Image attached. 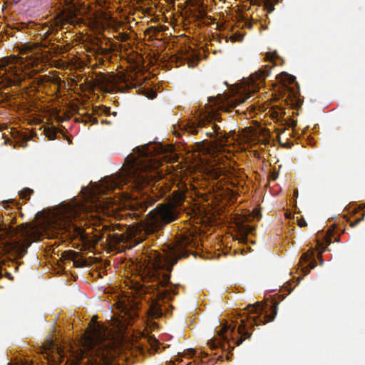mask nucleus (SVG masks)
I'll use <instances>...</instances> for the list:
<instances>
[{"mask_svg":"<svg viewBox=\"0 0 365 365\" xmlns=\"http://www.w3.org/2000/svg\"><path fill=\"white\" fill-rule=\"evenodd\" d=\"M173 148V145L165 148L155 143L135 148L118 174L108 176L92 186L90 205H66L61 207L53 216L37 220L35 225H20L16 230L17 237L5 243L4 251L14 257H22L27 252L29 245L40 240L41 237L45 235L47 238H53L64 232H68L70 237H79L90 247H94L104 237L110 247L123 242L128 237L123 233L113 232L104 236L100 231L96 230V233H93L90 227L83 228L82 220L85 215L80 212L95 210L96 212L110 215L118 208L117 206L115 207L110 198L98 197L97 195L108 194L110 191L120 188L128 182L140 188L148 185L150 180H160L162 175L158 169L161 165V158L155 154L172 152Z\"/></svg>","mask_w":365,"mask_h":365,"instance_id":"obj_1","label":"nucleus"},{"mask_svg":"<svg viewBox=\"0 0 365 365\" xmlns=\"http://www.w3.org/2000/svg\"><path fill=\"white\" fill-rule=\"evenodd\" d=\"M97 316L93 317L83 339L85 349L101 345L95 351L94 355L89 356L87 365H109L113 357L110 346L113 342L109 340L110 333L104 326L97 322ZM70 354L74 359L67 360L66 365H81L80 360L83 356V352L81 350H70Z\"/></svg>","mask_w":365,"mask_h":365,"instance_id":"obj_2","label":"nucleus"},{"mask_svg":"<svg viewBox=\"0 0 365 365\" xmlns=\"http://www.w3.org/2000/svg\"><path fill=\"white\" fill-rule=\"evenodd\" d=\"M37 54L34 51L33 46L24 45L19 48V56H10L1 60V66L5 67L4 76L9 85H17L22 81L23 67L38 66L41 60Z\"/></svg>","mask_w":365,"mask_h":365,"instance_id":"obj_3","label":"nucleus"},{"mask_svg":"<svg viewBox=\"0 0 365 365\" xmlns=\"http://www.w3.org/2000/svg\"><path fill=\"white\" fill-rule=\"evenodd\" d=\"M179 211L167 202L162 203L150 211L144 221L128 229L129 236H136L143 230L145 233L157 231L165 224L176 220Z\"/></svg>","mask_w":365,"mask_h":365,"instance_id":"obj_4","label":"nucleus"},{"mask_svg":"<svg viewBox=\"0 0 365 365\" xmlns=\"http://www.w3.org/2000/svg\"><path fill=\"white\" fill-rule=\"evenodd\" d=\"M65 2L66 8L49 25L46 24L43 27L44 35L57 31L66 24H74L78 21V16L86 14L90 9L79 0H65Z\"/></svg>","mask_w":365,"mask_h":365,"instance_id":"obj_5","label":"nucleus"},{"mask_svg":"<svg viewBox=\"0 0 365 365\" xmlns=\"http://www.w3.org/2000/svg\"><path fill=\"white\" fill-rule=\"evenodd\" d=\"M148 264L142 271V277L145 281H156L158 284L165 286L170 279V275L162 269L165 265V259L157 251H151L148 257Z\"/></svg>","mask_w":365,"mask_h":365,"instance_id":"obj_6","label":"nucleus"},{"mask_svg":"<svg viewBox=\"0 0 365 365\" xmlns=\"http://www.w3.org/2000/svg\"><path fill=\"white\" fill-rule=\"evenodd\" d=\"M218 120V115L215 112L203 113L200 115L197 124L195 122L189 121L183 126V129L192 135L201 133L210 137L219 135L220 128L216 124V121Z\"/></svg>","mask_w":365,"mask_h":365,"instance_id":"obj_7","label":"nucleus"},{"mask_svg":"<svg viewBox=\"0 0 365 365\" xmlns=\"http://www.w3.org/2000/svg\"><path fill=\"white\" fill-rule=\"evenodd\" d=\"M127 286L129 287L130 291L126 292L125 297L120 302V307L124 311H128L131 309L130 313H128L129 317L135 314V308L137 307L138 304V297L145 293V289L142 285L138 282H125Z\"/></svg>","mask_w":365,"mask_h":365,"instance_id":"obj_8","label":"nucleus"},{"mask_svg":"<svg viewBox=\"0 0 365 365\" xmlns=\"http://www.w3.org/2000/svg\"><path fill=\"white\" fill-rule=\"evenodd\" d=\"M260 212L255 209L250 215H239L235 218V224L240 238V240L245 242L248 234L253 231L254 227L247 225L255 218H259Z\"/></svg>","mask_w":365,"mask_h":365,"instance_id":"obj_9","label":"nucleus"},{"mask_svg":"<svg viewBox=\"0 0 365 365\" xmlns=\"http://www.w3.org/2000/svg\"><path fill=\"white\" fill-rule=\"evenodd\" d=\"M41 351L48 360V365H58L63 362L65 356L64 349L57 346L53 341L45 342Z\"/></svg>","mask_w":365,"mask_h":365,"instance_id":"obj_10","label":"nucleus"},{"mask_svg":"<svg viewBox=\"0 0 365 365\" xmlns=\"http://www.w3.org/2000/svg\"><path fill=\"white\" fill-rule=\"evenodd\" d=\"M265 78V73L264 71H259L252 75L248 79L245 80L242 83L247 88L243 90L245 96L239 97V103H244L247 99L251 97V93L257 92L260 85L262 83Z\"/></svg>","mask_w":365,"mask_h":365,"instance_id":"obj_11","label":"nucleus"},{"mask_svg":"<svg viewBox=\"0 0 365 365\" xmlns=\"http://www.w3.org/2000/svg\"><path fill=\"white\" fill-rule=\"evenodd\" d=\"M185 198V191L175 190L168 197L166 202L180 212V207L183 205Z\"/></svg>","mask_w":365,"mask_h":365,"instance_id":"obj_12","label":"nucleus"},{"mask_svg":"<svg viewBox=\"0 0 365 365\" xmlns=\"http://www.w3.org/2000/svg\"><path fill=\"white\" fill-rule=\"evenodd\" d=\"M259 134V130L252 128H246L242 130L240 137L243 143H256Z\"/></svg>","mask_w":365,"mask_h":365,"instance_id":"obj_13","label":"nucleus"},{"mask_svg":"<svg viewBox=\"0 0 365 365\" xmlns=\"http://www.w3.org/2000/svg\"><path fill=\"white\" fill-rule=\"evenodd\" d=\"M190 243V240L188 238H184L177 242V245L175 247L173 248L172 255L175 257V260L176 261L178 259L182 257L183 255H178V252L182 249L185 245Z\"/></svg>","mask_w":365,"mask_h":365,"instance_id":"obj_14","label":"nucleus"},{"mask_svg":"<svg viewBox=\"0 0 365 365\" xmlns=\"http://www.w3.org/2000/svg\"><path fill=\"white\" fill-rule=\"evenodd\" d=\"M206 172L207 175L213 179H217L222 175L221 167L217 165L208 166L206 168Z\"/></svg>","mask_w":365,"mask_h":365,"instance_id":"obj_15","label":"nucleus"},{"mask_svg":"<svg viewBox=\"0 0 365 365\" xmlns=\"http://www.w3.org/2000/svg\"><path fill=\"white\" fill-rule=\"evenodd\" d=\"M148 314L154 318H158L161 317L162 312L160 308V304L156 301H153L150 305L148 309Z\"/></svg>","mask_w":365,"mask_h":365,"instance_id":"obj_16","label":"nucleus"},{"mask_svg":"<svg viewBox=\"0 0 365 365\" xmlns=\"http://www.w3.org/2000/svg\"><path fill=\"white\" fill-rule=\"evenodd\" d=\"M94 16L93 24L96 27L103 26L108 21V17L106 14H93Z\"/></svg>","mask_w":365,"mask_h":365,"instance_id":"obj_17","label":"nucleus"},{"mask_svg":"<svg viewBox=\"0 0 365 365\" xmlns=\"http://www.w3.org/2000/svg\"><path fill=\"white\" fill-rule=\"evenodd\" d=\"M249 312L259 313L263 309V304L260 302H257L256 304L250 307Z\"/></svg>","mask_w":365,"mask_h":365,"instance_id":"obj_18","label":"nucleus"},{"mask_svg":"<svg viewBox=\"0 0 365 365\" xmlns=\"http://www.w3.org/2000/svg\"><path fill=\"white\" fill-rule=\"evenodd\" d=\"M46 137L49 140H53L55 138L56 131L54 128H46L44 130Z\"/></svg>","mask_w":365,"mask_h":365,"instance_id":"obj_19","label":"nucleus"},{"mask_svg":"<svg viewBox=\"0 0 365 365\" xmlns=\"http://www.w3.org/2000/svg\"><path fill=\"white\" fill-rule=\"evenodd\" d=\"M244 329H245V325H240L238 327V331L240 334H242V336H245V337L242 339L241 338L240 340L239 341L237 342V345H239L240 344H241L245 339L248 338L250 336V334L247 332H244Z\"/></svg>","mask_w":365,"mask_h":365,"instance_id":"obj_20","label":"nucleus"},{"mask_svg":"<svg viewBox=\"0 0 365 365\" xmlns=\"http://www.w3.org/2000/svg\"><path fill=\"white\" fill-rule=\"evenodd\" d=\"M32 192H33L32 190L29 189V188H25V189L22 190L21 191H20L19 195L23 199L27 200V199H29L30 195Z\"/></svg>","mask_w":365,"mask_h":365,"instance_id":"obj_21","label":"nucleus"},{"mask_svg":"<svg viewBox=\"0 0 365 365\" xmlns=\"http://www.w3.org/2000/svg\"><path fill=\"white\" fill-rule=\"evenodd\" d=\"M228 143H229V137L222 135L218 138V144L220 147L225 145Z\"/></svg>","mask_w":365,"mask_h":365,"instance_id":"obj_22","label":"nucleus"},{"mask_svg":"<svg viewBox=\"0 0 365 365\" xmlns=\"http://www.w3.org/2000/svg\"><path fill=\"white\" fill-rule=\"evenodd\" d=\"M313 255V252H312L311 253H304L302 255V256L301 257V259H300V264H303L304 262H307L309 258L312 256Z\"/></svg>","mask_w":365,"mask_h":365,"instance_id":"obj_23","label":"nucleus"},{"mask_svg":"<svg viewBox=\"0 0 365 365\" xmlns=\"http://www.w3.org/2000/svg\"><path fill=\"white\" fill-rule=\"evenodd\" d=\"M148 342L150 344L152 348H153L155 350L158 349V341L155 339L150 338V339H148Z\"/></svg>","mask_w":365,"mask_h":365,"instance_id":"obj_24","label":"nucleus"},{"mask_svg":"<svg viewBox=\"0 0 365 365\" xmlns=\"http://www.w3.org/2000/svg\"><path fill=\"white\" fill-rule=\"evenodd\" d=\"M169 293L167 290L159 292L158 297L160 299H166L168 297Z\"/></svg>","mask_w":365,"mask_h":365,"instance_id":"obj_25","label":"nucleus"},{"mask_svg":"<svg viewBox=\"0 0 365 365\" xmlns=\"http://www.w3.org/2000/svg\"><path fill=\"white\" fill-rule=\"evenodd\" d=\"M195 354V350L192 349H187L183 354L182 356H193Z\"/></svg>","mask_w":365,"mask_h":365,"instance_id":"obj_26","label":"nucleus"},{"mask_svg":"<svg viewBox=\"0 0 365 365\" xmlns=\"http://www.w3.org/2000/svg\"><path fill=\"white\" fill-rule=\"evenodd\" d=\"M227 327L226 326H224V327L221 329V330H220V331H219V333H218V334H219V335H220V336H222V335H223V334L227 331Z\"/></svg>","mask_w":365,"mask_h":365,"instance_id":"obj_27","label":"nucleus"},{"mask_svg":"<svg viewBox=\"0 0 365 365\" xmlns=\"http://www.w3.org/2000/svg\"><path fill=\"white\" fill-rule=\"evenodd\" d=\"M194 155H195V158H197V157L198 158V157H199V158H200V162H201V163H203L204 159L202 158V155H201L200 153H194Z\"/></svg>","mask_w":365,"mask_h":365,"instance_id":"obj_28","label":"nucleus"},{"mask_svg":"<svg viewBox=\"0 0 365 365\" xmlns=\"http://www.w3.org/2000/svg\"><path fill=\"white\" fill-rule=\"evenodd\" d=\"M265 4H266V6H271V4H272L271 0H267ZM269 9L270 11H272V9L271 7H270Z\"/></svg>","mask_w":365,"mask_h":365,"instance_id":"obj_29","label":"nucleus"},{"mask_svg":"<svg viewBox=\"0 0 365 365\" xmlns=\"http://www.w3.org/2000/svg\"><path fill=\"white\" fill-rule=\"evenodd\" d=\"M260 132H262V134L263 135L264 138H267V136L268 135V131L267 130H261Z\"/></svg>","mask_w":365,"mask_h":365,"instance_id":"obj_30","label":"nucleus"},{"mask_svg":"<svg viewBox=\"0 0 365 365\" xmlns=\"http://www.w3.org/2000/svg\"><path fill=\"white\" fill-rule=\"evenodd\" d=\"M11 134L14 138H16V135L19 134V132L17 130H14V131L11 132Z\"/></svg>","mask_w":365,"mask_h":365,"instance_id":"obj_31","label":"nucleus"},{"mask_svg":"<svg viewBox=\"0 0 365 365\" xmlns=\"http://www.w3.org/2000/svg\"><path fill=\"white\" fill-rule=\"evenodd\" d=\"M299 225L301 227L303 226L304 225L303 222H299Z\"/></svg>","mask_w":365,"mask_h":365,"instance_id":"obj_32","label":"nucleus"},{"mask_svg":"<svg viewBox=\"0 0 365 365\" xmlns=\"http://www.w3.org/2000/svg\"><path fill=\"white\" fill-rule=\"evenodd\" d=\"M155 96V93H153V96H150V98H154Z\"/></svg>","mask_w":365,"mask_h":365,"instance_id":"obj_33","label":"nucleus"},{"mask_svg":"<svg viewBox=\"0 0 365 365\" xmlns=\"http://www.w3.org/2000/svg\"><path fill=\"white\" fill-rule=\"evenodd\" d=\"M275 179H276L275 175H273V180H275Z\"/></svg>","mask_w":365,"mask_h":365,"instance_id":"obj_34","label":"nucleus"},{"mask_svg":"<svg viewBox=\"0 0 365 365\" xmlns=\"http://www.w3.org/2000/svg\"><path fill=\"white\" fill-rule=\"evenodd\" d=\"M275 179H276L275 175H273V180H275Z\"/></svg>","mask_w":365,"mask_h":365,"instance_id":"obj_35","label":"nucleus"},{"mask_svg":"<svg viewBox=\"0 0 365 365\" xmlns=\"http://www.w3.org/2000/svg\"><path fill=\"white\" fill-rule=\"evenodd\" d=\"M315 267V265H314V264H313V265H312L311 268H313V267Z\"/></svg>","mask_w":365,"mask_h":365,"instance_id":"obj_36","label":"nucleus"},{"mask_svg":"<svg viewBox=\"0 0 365 365\" xmlns=\"http://www.w3.org/2000/svg\"><path fill=\"white\" fill-rule=\"evenodd\" d=\"M0 130H1V128H0Z\"/></svg>","mask_w":365,"mask_h":365,"instance_id":"obj_37","label":"nucleus"}]
</instances>
